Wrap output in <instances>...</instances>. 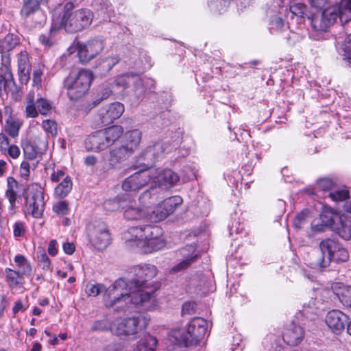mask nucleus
<instances>
[{"label": "nucleus", "mask_w": 351, "mask_h": 351, "mask_svg": "<svg viewBox=\"0 0 351 351\" xmlns=\"http://www.w3.org/2000/svg\"><path fill=\"white\" fill-rule=\"evenodd\" d=\"M2 65L5 67L4 75L1 74V84L3 82L4 90L8 94H11L12 99L17 100L20 97L19 88L14 81L12 74L8 70V66L10 64V58L9 56H5L2 58Z\"/></svg>", "instance_id": "a211bd4d"}, {"label": "nucleus", "mask_w": 351, "mask_h": 351, "mask_svg": "<svg viewBox=\"0 0 351 351\" xmlns=\"http://www.w3.org/2000/svg\"><path fill=\"white\" fill-rule=\"evenodd\" d=\"M162 190L156 186H152L149 189L145 191L140 196L139 201L145 209L156 203L163 197Z\"/></svg>", "instance_id": "5701e85b"}, {"label": "nucleus", "mask_w": 351, "mask_h": 351, "mask_svg": "<svg viewBox=\"0 0 351 351\" xmlns=\"http://www.w3.org/2000/svg\"><path fill=\"white\" fill-rule=\"evenodd\" d=\"M17 64L19 80L21 84H26L30 78L29 71L31 65L29 63V55L25 50L21 51L19 53Z\"/></svg>", "instance_id": "4be33fe9"}, {"label": "nucleus", "mask_w": 351, "mask_h": 351, "mask_svg": "<svg viewBox=\"0 0 351 351\" xmlns=\"http://www.w3.org/2000/svg\"><path fill=\"white\" fill-rule=\"evenodd\" d=\"M332 289L340 302L343 305L351 308V287L335 283Z\"/></svg>", "instance_id": "bb28decb"}, {"label": "nucleus", "mask_w": 351, "mask_h": 351, "mask_svg": "<svg viewBox=\"0 0 351 351\" xmlns=\"http://www.w3.org/2000/svg\"><path fill=\"white\" fill-rule=\"evenodd\" d=\"M37 109L42 115H47L51 109V103L46 99L39 97L35 101Z\"/></svg>", "instance_id": "37998d69"}, {"label": "nucleus", "mask_w": 351, "mask_h": 351, "mask_svg": "<svg viewBox=\"0 0 351 351\" xmlns=\"http://www.w3.org/2000/svg\"><path fill=\"white\" fill-rule=\"evenodd\" d=\"M158 341L156 337L148 335L144 340L140 341L136 348V351H155Z\"/></svg>", "instance_id": "c9c22d12"}, {"label": "nucleus", "mask_w": 351, "mask_h": 351, "mask_svg": "<svg viewBox=\"0 0 351 351\" xmlns=\"http://www.w3.org/2000/svg\"><path fill=\"white\" fill-rule=\"evenodd\" d=\"M73 183L69 176L64 178L63 180L55 188L54 193L56 197H64L72 189Z\"/></svg>", "instance_id": "c756f323"}, {"label": "nucleus", "mask_w": 351, "mask_h": 351, "mask_svg": "<svg viewBox=\"0 0 351 351\" xmlns=\"http://www.w3.org/2000/svg\"><path fill=\"white\" fill-rule=\"evenodd\" d=\"M111 324L110 325L106 320H100L95 322L91 327L93 331H104L108 329L110 330Z\"/></svg>", "instance_id": "5fc2aeb1"}, {"label": "nucleus", "mask_w": 351, "mask_h": 351, "mask_svg": "<svg viewBox=\"0 0 351 351\" xmlns=\"http://www.w3.org/2000/svg\"><path fill=\"white\" fill-rule=\"evenodd\" d=\"M73 9L74 4L67 2L62 12L53 19L51 31L64 29L66 32L73 34L88 27L93 19L92 12L88 9Z\"/></svg>", "instance_id": "f03ea898"}, {"label": "nucleus", "mask_w": 351, "mask_h": 351, "mask_svg": "<svg viewBox=\"0 0 351 351\" xmlns=\"http://www.w3.org/2000/svg\"><path fill=\"white\" fill-rule=\"evenodd\" d=\"M37 258L43 269H49L50 268V260L44 250L38 252Z\"/></svg>", "instance_id": "09e8293b"}, {"label": "nucleus", "mask_w": 351, "mask_h": 351, "mask_svg": "<svg viewBox=\"0 0 351 351\" xmlns=\"http://www.w3.org/2000/svg\"><path fill=\"white\" fill-rule=\"evenodd\" d=\"M309 213H310L308 210H304L299 213L293 220V226L296 229L302 228L303 225L306 222L309 217Z\"/></svg>", "instance_id": "a18cd8bd"}, {"label": "nucleus", "mask_w": 351, "mask_h": 351, "mask_svg": "<svg viewBox=\"0 0 351 351\" xmlns=\"http://www.w3.org/2000/svg\"><path fill=\"white\" fill-rule=\"evenodd\" d=\"M5 280L12 288L23 285V276L19 272L10 268L5 269Z\"/></svg>", "instance_id": "72a5a7b5"}, {"label": "nucleus", "mask_w": 351, "mask_h": 351, "mask_svg": "<svg viewBox=\"0 0 351 351\" xmlns=\"http://www.w3.org/2000/svg\"><path fill=\"white\" fill-rule=\"evenodd\" d=\"M88 238L92 245L99 250L106 249L110 242L109 231L103 223H99L89 229Z\"/></svg>", "instance_id": "2eb2a0df"}, {"label": "nucleus", "mask_w": 351, "mask_h": 351, "mask_svg": "<svg viewBox=\"0 0 351 351\" xmlns=\"http://www.w3.org/2000/svg\"><path fill=\"white\" fill-rule=\"evenodd\" d=\"M333 184H334L330 179L326 178H321L317 182L316 191L317 192H319V191H328L331 190Z\"/></svg>", "instance_id": "49530a36"}, {"label": "nucleus", "mask_w": 351, "mask_h": 351, "mask_svg": "<svg viewBox=\"0 0 351 351\" xmlns=\"http://www.w3.org/2000/svg\"><path fill=\"white\" fill-rule=\"evenodd\" d=\"M122 126L115 125L104 130L96 131L85 140V148L87 151L99 152L113 145L123 135Z\"/></svg>", "instance_id": "7ed1b4c3"}, {"label": "nucleus", "mask_w": 351, "mask_h": 351, "mask_svg": "<svg viewBox=\"0 0 351 351\" xmlns=\"http://www.w3.org/2000/svg\"><path fill=\"white\" fill-rule=\"evenodd\" d=\"M151 173L148 171H141L127 178L122 184L125 191H136L145 186L151 180Z\"/></svg>", "instance_id": "f3484780"}, {"label": "nucleus", "mask_w": 351, "mask_h": 351, "mask_svg": "<svg viewBox=\"0 0 351 351\" xmlns=\"http://www.w3.org/2000/svg\"><path fill=\"white\" fill-rule=\"evenodd\" d=\"M103 351H124L123 346L121 343H111L106 346Z\"/></svg>", "instance_id": "774afa93"}, {"label": "nucleus", "mask_w": 351, "mask_h": 351, "mask_svg": "<svg viewBox=\"0 0 351 351\" xmlns=\"http://www.w3.org/2000/svg\"><path fill=\"white\" fill-rule=\"evenodd\" d=\"M23 122L18 119H14L9 116L6 120L5 125V131L12 137H16L19 135V130L22 125Z\"/></svg>", "instance_id": "7c9ffc66"}, {"label": "nucleus", "mask_w": 351, "mask_h": 351, "mask_svg": "<svg viewBox=\"0 0 351 351\" xmlns=\"http://www.w3.org/2000/svg\"><path fill=\"white\" fill-rule=\"evenodd\" d=\"M132 82H136L140 83V77L139 75L134 73H125L119 76L116 80V84L123 88L128 87L130 84H132Z\"/></svg>", "instance_id": "4c0bfd02"}, {"label": "nucleus", "mask_w": 351, "mask_h": 351, "mask_svg": "<svg viewBox=\"0 0 351 351\" xmlns=\"http://www.w3.org/2000/svg\"><path fill=\"white\" fill-rule=\"evenodd\" d=\"M43 128L52 135L57 134V124L56 123L51 119L44 120L42 123Z\"/></svg>", "instance_id": "3c124183"}, {"label": "nucleus", "mask_w": 351, "mask_h": 351, "mask_svg": "<svg viewBox=\"0 0 351 351\" xmlns=\"http://www.w3.org/2000/svg\"><path fill=\"white\" fill-rule=\"evenodd\" d=\"M169 146L163 142H156L143 149L136 159L138 167H143L144 171L149 169L156 161L161 159L168 152Z\"/></svg>", "instance_id": "9d476101"}, {"label": "nucleus", "mask_w": 351, "mask_h": 351, "mask_svg": "<svg viewBox=\"0 0 351 351\" xmlns=\"http://www.w3.org/2000/svg\"><path fill=\"white\" fill-rule=\"evenodd\" d=\"M230 0H209L208 6L215 14H222L226 11Z\"/></svg>", "instance_id": "ea45409f"}, {"label": "nucleus", "mask_w": 351, "mask_h": 351, "mask_svg": "<svg viewBox=\"0 0 351 351\" xmlns=\"http://www.w3.org/2000/svg\"><path fill=\"white\" fill-rule=\"evenodd\" d=\"M123 210L124 217L129 220H138L143 218H148L149 210L144 208H139L134 205L133 203L124 204L121 205Z\"/></svg>", "instance_id": "b1692460"}, {"label": "nucleus", "mask_w": 351, "mask_h": 351, "mask_svg": "<svg viewBox=\"0 0 351 351\" xmlns=\"http://www.w3.org/2000/svg\"><path fill=\"white\" fill-rule=\"evenodd\" d=\"M165 245V241L162 237L148 241H138L136 243V247L140 248L142 252L145 254L160 250L162 249Z\"/></svg>", "instance_id": "393cba45"}, {"label": "nucleus", "mask_w": 351, "mask_h": 351, "mask_svg": "<svg viewBox=\"0 0 351 351\" xmlns=\"http://www.w3.org/2000/svg\"><path fill=\"white\" fill-rule=\"evenodd\" d=\"M45 206L44 189L36 183L29 185L25 192V207L27 212L35 218H40Z\"/></svg>", "instance_id": "1a4fd4ad"}, {"label": "nucleus", "mask_w": 351, "mask_h": 351, "mask_svg": "<svg viewBox=\"0 0 351 351\" xmlns=\"http://www.w3.org/2000/svg\"><path fill=\"white\" fill-rule=\"evenodd\" d=\"M142 137V133L138 130H133L125 132L123 135V145L128 149H132L130 151L134 153L135 150L140 145Z\"/></svg>", "instance_id": "a878e982"}, {"label": "nucleus", "mask_w": 351, "mask_h": 351, "mask_svg": "<svg viewBox=\"0 0 351 351\" xmlns=\"http://www.w3.org/2000/svg\"><path fill=\"white\" fill-rule=\"evenodd\" d=\"M290 45H294L297 42H299L302 37L299 34L293 32H288V35L285 38Z\"/></svg>", "instance_id": "bf43d9fd"}, {"label": "nucleus", "mask_w": 351, "mask_h": 351, "mask_svg": "<svg viewBox=\"0 0 351 351\" xmlns=\"http://www.w3.org/2000/svg\"><path fill=\"white\" fill-rule=\"evenodd\" d=\"M123 204L124 202H119L117 199L108 200L104 202V208L107 211L112 212L121 208V205Z\"/></svg>", "instance_id": "8fccbe9b"}, {"label": "nucleus", "mask_w": 351, "mask_h": 351, "mask_svg": "<svg viewBox=\"0 0 351 351\" xmlns=\"http://www.w3.org/2000/svg\"><path fill=\"white\" fill-rule=\"evenodd\" d=\"M102 101V99H95L93 101L87 102L84 106V111L87 113L93 108L98 106Z\"/></svg>", "instance_id": "e2e57ef3"}, {"label": "nucleus", "mask_w": 351, "mask_h": 351, "mask_svg": "<svg viewBox=\"0 0 351 351\" xmlns=\"http://www.w3.org/2000/svg\"><path fill=\"white\" fill-rule=\"evenodd\" d=\"M27 105L25 107V117L27 118H36L38 116V110L35 104L34 92L31 91L27 96Z\"/></svg>", "instance_id": "2f4dec72"}, {"label": "nucleus", "mask_w": 351, "mask_h": 351, "mask_svg": "<svg viewBox=\"0 0 351 351\" xmlns=\"http://www.w3.org/2000/svg\"><path fill=\"white\" fill-rule=\"evenodd\" d=\"M111 286H110L108 288H106L105 286L102 284H93V283H88L86 286V293L88 294V296L92 297H96L101 292L103 291H105V293L104 295V302L105 304V296L106 294V291Z\"/></svg>", "instance_id": "79ce46f5"}, {"label": "nucleus", "mask_w": 351, "mask_h": 351, "mask_svg": "<svg viewBox=\"0 0 351 351\" xmlns=\"http://www.w3.org/2000/svg\"><path fill=\"white\" fill-rule=\"evenodd\" d=\"M306 11V6L304 4L296 3L290 5L287 17H290L291 19H293L295 17L302 19L304 18Z\"/></svg>", "instance_id": "58836bf2"}, {"label": "nucleus", "mask_w": 351, "mask_h": 351, "mask_svg": "<svg viewBox=\"0 0 351 351\" xmlns=\"http://www.w3.org/2000/svg\"><path fill=\"white\" fill-rule=\"evenodd\" d=\"M341 227L339 228V234L345 240L351 239V217L342 216L340 217Z\"/></svg>", "instance_id": "f704fd0d"}, {"label": "nucleus", "mask_w": 351, "mask_h": 351, "mask_svg": "<svg viewBox=\"0 0 351 351\" xmlns=\"http://www.w3.org/2000/svg\"><path fill=\"white\" fill-rule=\"evenodd\" d=\"M42 0H27L23 5L21 14L24 17H28L29 15L35 12L40 8Z\"/></svg>", "instance_id": "a19ab883"}, {"label": "nucleus", "mask_w": 351, "mask_h": 351, "mask_svg": "<svg viewBox=\"0 0 351 351\" xmlns=\"http://www.w3.org/2000/svg\"><path fill=\"white\" fill-rule=\"evenodd\" d=\"M271 25L273 29L276 30H283L288 32L286 29L287 26L285 25L284 21L280 17H276L272 20Z\"/></svg>", "instance_id": "13d9d810"}, {"label": "nucleus", "mask_w": 351, "mask_h": 351, "mask_svg": "<svg viewBox=\"0 0 351 351\" xmlns=\"http://www.w3.org/2000/svg\"><path fill=\"white\" fill-rule=\"evenodd\" d=\"M20 149L16 145H12L8 149V155L13 158H17L20 156Z\"/></svg>", "instance_id": "0e129e2a"}, {"label": "nucleus", "mask_w": 351, "mask_h": 351, "mask_svg": "<svg viewBox=\"0 0 351 351\" xmlns=\"http://www.w3.org/2000/svg\"><path fill=\"white\" fill-rule=\"evenodd\" d=\"M304 337V330L302 327L291 322L288 325L282 334L284 341L291 346H296L299 345Z\"/></svg>", "instance_id": "aec40b11"}, {"label": "nucleus", "mask_w": 351, "mask_h": 351, "mask_svg": "<svg viewBox=\"0 0 351 351\" xmlns=\"http://www.w3.org/2000/svg\"><path fill=\"white\" fill-rule=\"evenodd\" d=\"M197 255H194L189 258H187L186 259L181 261L180 263L175 265L172 268V271H173L174 272H178L188 268L191 263H194L197 260Z\"/></svg>", "instance_id": "de8ad7c7"}, {"label": "nucleus", "mask_w": 351, "mask_h": 351, "mask_svg": "<svg viewBox=\"0 0 351 351\" xmlns=\"http://www.w3.org/2000/svg\"><path fill=\"white\" fill-rule=\"evenodd\" d=\"M43 73V71L40 66H39L38 69H36L33 72V84L38 88L41 87Z\"/></svg>", "instance_id": "6e6d98bb"}, {"label": "nucleus", "mask_w": 351, "mask_h": 351, "mask_svg": "<svg viewBox=\"0 0 351 351\" xmlns=\"http://www.w3.org/2000/svg\"><path fill=\"white\" fill-rule=\"evenodd\" d=\"M195 304L193 302H187L182 305V313L192 314L194 312Z\"/></svg>", "instance_id": "680f3d73"}, {"label": "nucleus", "mask_w": 351, "mask_h": 351, "mask_svg": "<svg viewBox=\"0 0 351 351\" xmlns=\"http://www.w3.org/2000/svg\"><path fill=\"white\" fill-rule=\"evenodd\" d=\"M124 109V106L119 102H114L102 107L98 112L100 123L104 125L111 124L122 115Z\"/></svg>", "instance_id": "dca6fc26"}, {"label": "nucleus", "mask_w": 351, "mask_h": 351, "mask_svg": "<svg viewBox=\"0 0 351 351\" xmlns=\"http://www.w3.org/2000/svg\"><path fill=\"white\" fill-rule=\"evenodd\" d=\"M320 219L324 226H330L334 223L333 213L331 211H324L320 215Z\"/></svg>", "instance_id": "864d4df0"}, {"label": "nucleus", "mask_w": 351, "mask_h": 351, "mask_svg": "<svg viewBox=\"0 0 351 351\" xmlns=\"http://www.w3.org/2000/svg\"><path fill=\"white\" fill-rule=\"evenodd\" d=\"M125 147L123 145L116 146L109 151L108 162L112 168H116L119 165L126 161L134 153Z\"/></svg>", "instance_id": "412c9836"}, {"label": "nucleus", "mask_w": 351, "mask_h": 351, "mask_svg": "<svg viewBox=\"0 0 351 351\" xmlns=\"http://www.w3.org/2000/svg\"><path fill=\"white\" fill-rule=\"evenodd\" d=\"M156 274L157 268L154 265H144L135 269L136 278L129 282L123 278L117 280L106 291V306L123 309L133 304L148 308L146 304L154 298V294L158 289V285L149 281Z\"/></svg>", "instance_id": "f257e3e1"}, {"label": "nucleus", "mask_w": 351, "mask_h": 351, "mask_svg": "<svg viewBox=\"0 0 351 351\" xmlns=\"http://www.w3.org/2000/svg\"><path fill=\"white\" fill-rule=\"evenodd\" d=\"M19 44L17 36L12 34H8L1 42V59L5 56H10L9 51L12 50ZM10 58V57H9Z\"/></svg>", "instance_id": "c85d7f7f"}, {"label": "nucleus", "mask_w": 351, "mask_h": 351, "mask_svg": "<svg viewBox=\"0 0 351 351\" xmlns=\"http://www.w3.org/2000/svg\"><path fill=\"white\" fill-rule=\"evenodd\" d=\"M129 234L132 235V239H128V241H134L136 244L138 241H148L160 237L162 236L163 231L158 226L146 225L130 228Z\"/></svg>", "instance_id": "4468645a"}, {"label": "nucleus", "mask_w": 351, "mask_h": 351, "mask_svg": "<svg viewBox=\"0 0 351 351\" xmlns=\"http://www.w3.org/2000/svg\"><path fill=\"white\" fill-rule=\"evenodd\" d=\"M346 16L345 5L341 3L324 9L321 13L313 14L309 19L313 30L317 34L316 36H318L319 33L327 32L338 17L343 21L346 19Z\"/></svg>", "instance_id": "0eeeda50"}, {"label": "nucleus", "mask_w": 351, "mask_h": 351, "mask_svg": "<svg viewBox=\"0 0 351 351\" xmlns=\"http://www.w3.org/2000/svg\"><path fill=\"white\" fill-rule=\"evenodd\" d=\"M207 322L202 317L191 320L187 329L175 331L173 337L178 346L195 345L204 338L207 331Z\"/></svg>", "instance_id": "423d86ee"}, {"label": "nucleus", "mask_w": 351, "mask_h": 351, "mask_svg": "<svg viewBox=\"0 0 351 351\" xmlns=\"http://www.w3.org/2000/svg\"><path fill=\"white\" fill-rule=\"evenodd\" d=\"M328 0H308L311 7L317 9H323L328 3Z\"/></svg>", "instance_id": "052dcab7"}, {"label": "nucleus", "mask_w": 351, "mask_h": 351, "mask_svg": "<svg viewBox=\"0 0 351 351\" xmlns=\"http://www.w3.org/2000/svg\"><path fill=\"white\" fill-rule=\"evenodd\" d=\"M29 164L28 162L23 161L21 164V174L23 178L28 177L29 175Z\"/></svg>", "instance_id": "338daca9"}, {"label": "nucleus", "mask_w": 351, "mask_h": 351, "mask_svg": "<svg viewBox=\"0 0 351 351\" xmlns=\"http://www.w3.org/2000/svg\"><path fill=\"white\" fill-rule=\"evenodd\" d=\"M25 229L24 223L21 221H16L14 225V235L15 237H23L25 234Z\"/></svg>", "instance_id": "4d7b16f0"}, {"label": "nucleus", "mask_w": 351, "mask_h": 351, "mask_svg": "<svg viewBox=\"0 0 351 351\" xmlns=\"http://www.w3.org/2000/svg\"><path fill=\"white\" fill-rule=\"evenodd\" d=\"M182 203V199L178 195L167 198L158 203L151 212L149 210L148 219L154 222L161 221L172 214Z\"/></svg>", "instance_id": "9b49d317"}, {"label": "nucleus", "mask_w": 351, "mask_h": 351, "mask_svg": "<svg viewBox=\"0 0 351 351\" xmlns=\"http://www.w3.org/2000/svg\"><path fill=\"white\" fill-rule=\"evenodd\" d=\"M148 172L151 173V180H153L155 186L164 191L174 186L179 181V176L171 169H165L157 172L156 169H149Z\"/></svg>", "instance_id": "ddd939ff"}, {"label": "nucleus", "mask_w": 351, "mask_h": 351, "mask_svg": "<svg viewBox=\"0 0 351 351\" xmlns=\"http://www.w3.org/2000/svg\"><path fill=\"white\" fill-rule=\"evenodd\" d=\"M22 147L25 156L29 160H35L40 154V149L34 143L29 141L23 142Z\"/></svg>", "instance_id": "473e14b6"}, {"label": "nucleus", "mask_w": 351, "mask_h": 351, "mask_svg": "<svg viewBox=\"0 0 351 351\" xmlns=\"http://www.w3.org/2000/svg\"><path fill=\"white\" fill-rule=\"evenodd\" d=\"M322 256L317 260L321 268L328 267L332 262L345 263L349 259L348 250L337 240L327 238L319 243Z\"/></svg>", "instance_id": "39448f33"}, {"label": "nucleus", "mask_w": 351, "mask_h": 351, "mask_svg": "<svg viewBox=\"0 0 351 351\" xmlns=\"http://www.w3.org/2000/svg\"><path fill=\"white\" fill-rule=\"evenodd\" d=\"M329 196L334 201H343L348 197V191L345 189L338 190L330 192Z\"/></svg>", "instance_id": "603ef678"}, {"label": "nucleus", "mask_w": 351, "mask_h": 351, "mask_svg": "<svg viewBox=\"0 0 351 351\" xmlns=\"http://www.w3.org/2000/svg\"><path fill=\"white\" fill-rule=\"evenodd\" d=\"M93 80V74L88 70L82 69L75 74H69L63 82V88L70 100L77 101L88 92Z\"/></svg>", "instance_id": "20e7f679"}, {"label": "nucleus", "mask_w": 351, "mask_h": 351, "mask_svg": "<svg viewBox=\"0 0 351 351\" xmlns=\"http://www.w3.org/2000/svg\"><path fill=\"white\" fill-rule=\"evenodd\" d=\"M104 41L99 38L90 39L86 43L77 42L76 49L80 62H88L104 50Z\"/></svg>", "instance_id": "f8f14e48"}, {"label": "nucleus", "mask_w": 351, "mask_h": 351, "mask_svg": "<svg viewBox=\"0 0 351 351\" xmlns=\"http://www.w3.org/2000/svg\"><path fill=\"white\" fill-rule=\"evenodd\" d=\"M19 187V184L15 179L12 177L8 178L5 197L8 199L12 208L15 206Z\"/></svg>", "instance_id": "cd10ccee"}, {"label": "nucleus", "mask_w": 351, "mask_h": 351, "mask_svg": "<svg viewBox=\"0 0 351 351\" xmlns=\"http://www.w3.org/2000/svg\"><path fill=\"white\" fill-rule=\"evenodd\" d=\"M119 62V58L117 56L108 57L99 62L97 69L100 74H106L108 73Z\"/></svg>", "instance_id": "e433bc0d"}, {"label": "nucleus", "mask_w": 351, "mask_h": 351, "mask_svg": "<svg viewBox=\"0 0 351 351\" xmlns=\"http://www.w3.org/2000/svg\"><path fill=\"white\" fill-rule=\"evenodd\" d=\"M53 211L58 215H67L70 213L69 204L65 200H62L53 205Z\"/></svg>", "instance_id": "c03bdc74"}, {"label": "nucleus", "mask_w": 351, "mask_h": 351, "mask_svg": "<svg viewBox=\"0 0 351 351\" xmlns=\"http://www.w3.org/2000/svg\"><path fill=\"white\" fill-rule=\"evenodd\" d=\"M149 319L143 315L132 317L112 323L110 330L119 337L135 335L145 329Z\"/></svg>", "instance_id": "6e6552de"}, {"label": "nucleus", "mask_w": 351, "mask_h": 351, "mask_svg": "<svg viewBox=\"0 0 351 351\" xmlns=\"http://www.w3.org/2000/svg\"><path fill=\"white\" fill-rule=\"evenodd\" d=\"M65 172L63 170L54 171L51 176V180L53 182H58L61 178H64Z\"/></svg>", "instance_id": "69168bd1"}, {"label": "nucleus", "mask_w": 351, "mask_h": 351, "mask_svg": "<svg viewBox=\"0 0 351 351\" xmlns=\"http://www.w3.org/2000/svg\"><path fill=\"white\" fill-rule=\"evenodd\" d=\"M349 318L339 310L329 311L326 317V324L336 334H340L345 329Z\"/></svg>", "instance_id": "6ab92c4d"}]
</instances>
